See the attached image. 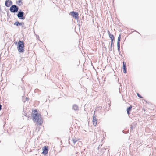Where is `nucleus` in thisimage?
Listing matches in <instances>:
<instances>
[{
	"label": "nucleus",
	"instance_id": "1",
	"mask_svg": "<svg viewBox=\"0 0 156 156\" xmlns=\"http://www.w3.org/2000/svg\"><path fill=\"white\" fill-rule=\"evenodd\" d=\"M33 112V121L37 122L39 125H41L43 121L41 114L38 113L36 110H34Z\"/></svg>",
	"mask_w": 156,
	"mask_h": 156
},
{
	"label": "nucleus",
	"instance_id": "2",
	"mask_svg": "<svg viewBox=\"0 0 156 156\" xmlns=\"http://www.w3.org/2000/svg\"><path fill=\"white\" fill-rule=\"evenodd\" d=\"M24 44L23 42L21 41H19L18 44V50L19 52H24Z\"/></svg>",
	"mask_w": 156,
	"mask_h": 156
},
{
	"label": "nucleus",
	"instance_id": "3",
	"mask_svg": "<svg viewBox=\"0 0 156 156\" xmlns=\"http://www.w3.org/2000/svg\"><path fill=\"white\" fill-rule=\"evenodd\" d=\"M19 9L18 7L15 5H12L9 9L10 11L13 13L17 12Z\"/></svg>",
	"mask_w": 156,
	"mask_h": 156
},
{
	"label": "nucleus",
	"instance_id": "4",
	"mask_svg": "<svg viewBox=\"0 0 156 156\" xmlns=\"http://www.w3.org/2000/svg\"><path fill=\"white\" fill-rule=\"evenodd\" d=\"M24 14V12L21 11L20 10V11H19L18 12V14H17L18 17L21 20L24 19L25 18L24 17H23Z\"/></svg>",
	"mask_w": 156,
	"mask_h": 156
},
{
	"label": "nucleus",
	"instance_id": "5",
	"mask_svg": "<svg viewBox=\"0 0 156 156\" xmlns=\"http://www.w3.org/2000/svg\"><path fill=\"white\" fill-rule=\"evenodd\" d=\"M70 14L75 19L77 20L79 19L78 14L77 12L72 11L70 12Z\"/></svg>",
	"mask_w": 156,
	"mask_h": 156
},
{
	"label": "nucleus",
	"instance_id": "6",
	"mask_svg": "<svg viewBox=\"0 0 156 156\" xmlns=\"http://www.w3.org/2000/svg\"><path fill=\"white\" fill-rule=\"evenodd\" d=\"M93 123L94 126H96L97 123V119L95 117V112H94L93 117Z\"/></svg>",
	"mask_w": 156,
	"mask_h": 156
},
{
	"label": "nucleus",
	"instance_id": "7",
	"mask_svg": "<svg viewBox=\"0 0 156 156\" xmlns=\"http://www.w3.org/2000/svg\"><path fill=\"white\" fill-rule=\"evenodd\" d=\"M48 148L46 146L44 147L43 148L42 153L44 154H46L48 152Z\"/></svg>",
	"mask_w": 156,
	"mask_h": 156
},
{
	"label": "nucleus",
	"instance_id": "8",
	"mask_svg": "<svg viewBox=\"0 0 156 156\" xmlns=\"http://www.w3.org/2000/svg\"><path fill=\"white\" fill-rule=\"evenodd\" d=\"M12 4V2L10 0H6L5 2V5L7 7H9Z\"/></svg>",
	"mask_w": 156,
	"mask_h": 156
},
{
	"label": "nucleus",
	"instance_id": "9",
	"mask_svg": "<svg viewBox=\"0 0 156 156\" xmlns=\"http://www.w3.org/2000/svg\"><path fill=\"white\" fill-rule=\"evenodd\" d=\"M122 69H123V73H127L126 71V64L125 62H123V67Z\"/></svg>",
	"mask_w": 156,
	"mask_h": 156
},
{
	"label": "nucleus",
	"instance_id": "10",
	"mask_svg": "<svg viewBox=\"0 0 156 156\" xmlns=\"http://www.w3.org/2000/svg\"><path fill=\"white\" fill-rule=\"evenodd\" d=\"M16 4L19 6H21L23 4V2L22 0H19L16 1Z\"/></svg>",
	"mask_w": 156,
	"mask_h": 156
},
{
	"label": "nucleus",
	"instance_id": "11",
	"mask_svg": "<svg viewBox=\"0 0 156 156\" xmlns=\"http://www.w3.org/2000/svg\"><path fill=\"white\" fill-rule=\"evenodd\" d=\"M23 23L22 22L19 23L18 22H16L14 23V25H16V26H18L19 25L22 26L23 24Z\"/></svg>",
	"mask_w": 156,
	"mask_h": 156
},
{
	"label": "nucleus",
	"instance_id": "12",
	"mask_svg": "<svg viewBox=\"0 0 156 156\" xmlns=\"http://www.w3.org/2000/svg\"><path fill=\"white\" fill-rule=\"evenodd\" d=\"M73 109L75 111L77 110L78 109V106L76 105H74L73 106Z\"/></svg>",
	"mask_w": 156,
	"mask_h": 156
},
{
	"label": "nucleus",
	"instance_id": "13",
	"mask_svg": "<svg viewBox=\"0 0 156 156\" xmlns=\"http://www.w3.org/2000/svg\"><path fill=\"white\" fill-rule=\"evenodd\" d=\"M109 37L111 38V40L113 41L114 39V37L113 35L111 34H109Z\"/></svg>",
	"mask_w": 156,
	"mask_h": 156
},
{
	"label": "nucleus",
	"instance_id": "14",
	"mask_svg": "<svg viewBox=\"0 0 156 156\" xmlns=\"http://www.w3.org/2000/svg\"><path fill=\"white\" fill-rule=\"evenodd\" d=\"M121 37V35L120 34L118 37L117 44H120V40Z\"/></svg>",
	"mask_w": 156,
	"mask_h": 156
},
{
	"label": "nucleus",
	"instance_id": "15",
	"mask_svg": "<svg viewBox=\"0 0 156 156\" xmlns=\"http://www.w3.org/2000/svg\"><path fill=\"white\" fill-rule=\"evenodd\" d=\"M74 144H75L76 142L77 141V140L76 139H73L72 140Z\"/></svg>",
	"mask_w": 156,
	"mask_h": 156
},
{
	"label": "nucleus",
	"instance_id": "16",
	"mask_svg": "<svg viewBox=\"0 0 156 156\" xmlns=\"http://www.w3.org/2000/svg\"><path fill=\"white\" fill-rule=\"evenodd\" d=\"M118 50L119 51H120V44H117Z\"/></svg>",
	"mask_w": 156,
	"mask_h": 156
},
{
	"label": "nucleus",
	"instance_id": "17",
	"mask_svg": "<svg viewBox=\"0 0 156 156\" xmlns=\"http://www.w3.org/2000/svg\"><path fill=\"white\" fill-rule=\"evenodd\" d=\"M131 106L129 107L127 109V111H130L131 109Z\"/></svg>",
	"mask_w": 156,
	"mask_h": 156
},
{
	"label": "nucleus",
	"instance_id": "18",
	"mask_svg": "<svg viewBox=\"0 0 156 156\" xmlns=\"http://www.w3.org/2000/svg\"><path fill=\"white\" fill-rule=\"evenodd\" d=\"M137 96L140 97V98H143V97H141V95H140L138 93H137Z\"/></svg>",
	"mask_w": 156,
	"mask_h": 156
},
{
	"label": "nucleus",
	"instance_id": "19",
	"mask_svg": "<svg viewBox=\"0 0 156 156\" xmlns=\"http://www.w3.org/2000/svg\"><path fill=\"white\" fill-rule=\"evenodd\" d=\"M113 41L111 40V47H112Z\"/></svg>",
	"mask_w": 156,
	"mask_h": 156
},
{
	"label": "nucleus",
	"instance_id": "20",
	"mask_svg": "<svg viewBox=\"0 0 156 156\" xmlns=\"http://www.w3.org/2000/svg\"><path fill=\"white\" fill-rule=\"evenodd\" d=\"M130 128L131 130H133V126H131V127Z\"/></svg>",
	"mask_w": 156,
	"mask_h": 156
},
{
	"label": "nucleus",
	"instance_id": "21",
	"mask_svg": "<svg viewBox=\"0 0 156 156\" xmlns=\"http://www.w3.org/2000/svg\"><path fill=\"white\" fill-rule=\"evenodd\" d=\"M2 109V105L0 104V111Z\"/></svg>",
	"mask_w": 156,
	"mask_h": 156
},
{
	"label": "nucleus",
	"instance_id": "22",
	"mask_svg": "<svg viewBox=\"0 0 156 156\" xmlns=\"http://www.w3.org/2000/svg\"><path fill=\"white\" fill-rule=\"evenodd\" d=\"M127 113H128V114H130L129 111H127Z\"/></svg>",
	"mask_w": 156,
	"mask_h": 156
},
{
	"label": "nucleus",
	"instance_id": "23",
	"mask_svg": "<svg viewBox=\"0 0 156 156\" xmlns=\"http://www.w3.org/2000/svg\"><path fill=\"white\" fill-rule=\"evenodd\" d=\"M108 35L109 34H111L109 30L108 31Z\"/></svg>",
	"mask_w": 156,
	"mask_h": 156
},
{
	"label": "nucleus",
	"instance_id": "24",
	"mask_svg": "<svg viewBox=\"0 0 156 156\" xmlns=\"http://www.w3.org/2000/svg\"><path fill=\"white\" fill-rule=\"evenodd\" d=\"M37 39H38L39 38V36H37Z\"/></svg>",
	"mask_w": 156,
	"mask_h": 156
},
{
	"label": "nucleus",
	"instance_id": "25",
	"mask_svg": "<svg viewBox=\"0 0 156 156\" xmlns=\"http://www.w3.org/2000/svg\"><path fill=\"white\" fill-rule=\"evenodd\" d=\"M26 100L27 101V99H28V98H26Z\"/></svg>",
	"mask_w": 156,
	"mask_h": 156
}]
</instances>
